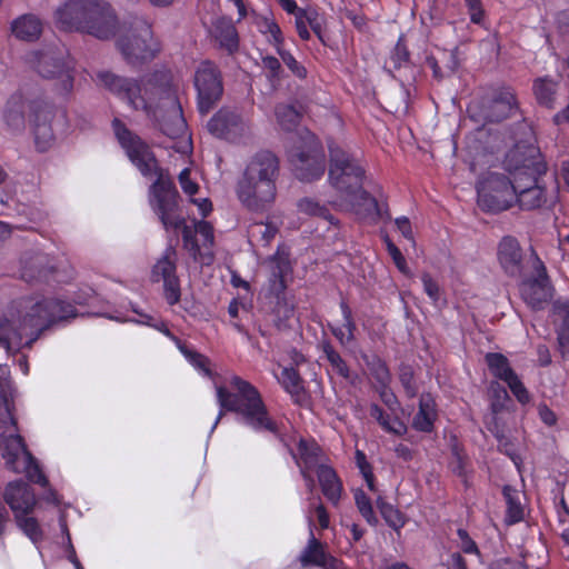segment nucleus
<instances>
[{
	"mask_svg": "<svg viewBox=\"0 0 569 569\" xmlns=\"http://www.w3.org/2000/svg\"><path fill=\"white\" fill-rule=\"evenodd\" d=\"M421 281H422V284H423V290L428 295V297L436 303L439 298H440V288L437 283V281H435L432 279V277L425 272L422 276H421Z\"/></svg>",
	"mask_w": 569,
	"mask_h": 569,
	"instance_id": "56",
	"label": "nucleus"
},
{
	"mask_svg": "<svg viewBox=\"0 0 569 569\" xmlns=\"http://www.w3.org/2000/svg\"><path fill=\"white\" fill-rule=\"evenodd\" d=\"M262 66L269 72L270 80H279L282 72L281 63L278 58L273 56H266L262 58Z\"/></svg>",
	"mask_w": 569,
	"mask_h": 569,
	"instance_id": "55",
	"label": "nucleus"
},
{
	"mask_svg": "<svg viewBox=\"0 0 569 569\" xmlns=\"http://www.w3.org/2000/svg\"><path fill=\"white\" fill-rule=\"evenodd\" d=\"M193 84L198 110L201 114H208L223 94L222 74L218 66L210 60L201 61L194 71Z\"/></svg>",
	"mask_w": 569,
	"mask_h": 569,
	"instance_id": "15",
	"label": "nucleus"
},
{
	"mask_svg": "<svg viewBox=\"0 0 569 569\" xmlns=\"http://www.w3.org/2000/svg\"><path fill=\"white\" fill-rule=\"evenodd\" d=\"M409 56H410V53L407 49V46L403 43L402 39L400 38L393 49V52L390 57V61L392 62V64L396 69H399L409 61Z\"/></svg>",
	"mask_w": 569,
	"mask_h": 569,
	"instance_id": "51",
	"label": "nucleus"
},
{
	"mask_svg": "<svg viewBox=\"0 0 569 569\" xmlns=\"http://www.w3.org/2000/svg\"><path fill=\"white\" fill-rule=\"evenodd\" d=\"M316 473L323 496L333 506H338L343 487L336 470L331 466L326 465L320 466Z\"/></svg>",
	"mask_w": 569,
	"mask_h": 569,
	"instance_id": "26",
	"label": "nucleus"
},
{
	"mask_svg": "<svg viewBox=\"0 0 569 569\" xmlns=\"http://www.w3.org/2000/svg\"><path fill=\"white\" fill-rule=\"evenodd\" d=\"M540 268L535 278L523 280L520 286L522 300L533 310L543 309L545 305L551 298V286L546 273V268L538 261Z\"/></svg>",
	"mask_w": 569,
	"mask_h": 569,
	"instance_id": "19",
	"label": "nucleus"
},
{
	"mask_svg": "<svg viewBox=\"0 0 569 569\" xmlns=\"http://www.w3.org/2000/svg\"><path fill=\"white\" fill-rule=\"evenodd\" d=\"M458 536L460 538V548L465 553L476 555L479 552L476 542L469 537L466 530L459 529Z\"/></svg>",
	"mask_w": 569,
	"mask_h": 569,
	"instance_id": "59",
	"label": "nucleus"
},
{
	"mask_svg": "<svg viewBox=\"0 0 569 569\" xmlns=\"http://www.w3.org/2000/svg\"><path fill=\"white\" fill-rule=\"evenodd\" d=\"M362 358L379 387L389 386L391 375L385 360L377 355L363 356Z\"/></svg>",
	"mask_w": 569,
	"mask_h": 569,
	"instance_id": "38",
	"label": "nucleus"
},
{
	"mask_svg": "<svg viewBox=\"0 0 569 569\" xmlns=\"http://www.w3.org/2000/svg\"><path fill=\"white\" fill-rule=\"evenodd\" d=\"M486 362L490 372L498 379L505 381L517 400L527 403L530 395L523 383L520 381L516 372L510 367L509 360L502 353H487Z\"/></svg>",
	"mask_w": 569,
	"mask_h": 569,
	"instance_id": "18",
	"label": "nucleus"
},
{
	"mask_svg": "<svg viewBox=\"0 0 569 569\" xmlns=\"http://www.w3.org/2000/svg\"><path fill=\"white\" fill-rule=\"evenodd\" d=\"M126 62L132 67L140 66L154 58L159 51L158 43L153 40L150 24L144 21L136 26L117 41Z\"/></svg>",
	"mask_w": 569,
	"mask_h": 569,
	"instance_id": "14",
	"label": "nucleus"
},
{
	"mask_svg": "<svg viewBox=\"0 0 569 569\" xmlns=\"http://www.w3.org/2000/svg\"><path fill=\"white\" fill-rule=\"evenodd\" d=\"M369 411L370 416L386 432L396 436H402L407 432V426L398 417H391L377 403H372Z\"/></svg>",
	"mask_w": 569,
	"mask_h": 569,
	"instance_id": "33",
	"label": "nucleus"
},
{
	"mask_svg": "<svg viewBox=\"0 0 569 569\" xmlns=\"http://www.w3.org/2000/svg\"><path fill=\"white\" fill-rule=\"evenodd\" d=\"M472 23L481 24L485 19V10L481 0H463Z\"/></svg>",
	"mask_w": 569,
	"mask_h": 569,
	"instance_id": "52",
	"label": "nucleus"
},
{
	"mask_svg": "<svg viewBox=\"0 0 569 569\" xmlns=\"http://www.w3.org/2000/svg\"><path fill=\"white\" fill-rule=\"evenodd\" d=\"M13 34L24 41L37 40L42 32V22L34 14H23L12 22Z\"/></svg>",
	"mask_w": 569,
	"mask_h": 569,
	"instance_id": "30",
	"label": "nucleus"
},
{
	"mask_svg": "<svg viewBox=\"0 0 569 569\" xmlns=\"http://www.w3.org/2000/svg\"><path fill=\"white\" fill-rule=\"evenodd\" d=\"M297 466L301 470H315L320 466H326L322 462V450L316 442H309L301 439L297 447V452L292 453Z\"/></svg>",
	"mask_w": 569,
	"mask_h": 569,
	"instance_id": "27",
	"label": "nucleus"
},
{
	"mask_svg": "<svg viewBox=\"0 0 569 569\" xmlns=\"http://www.w3.org/2000/svg\"><path fill=\"white\" fill-rule=\"evenodd\" d=\"M538 102L547 108L553 107V97L556 93V82L550 79H539L533 86Z\"/></svg>",
	"mask_w": 569,
	"mask_h": 569,
	"instance_id": "41",
	"label": "nucleus"
},
{
	"mask_svg": "<svg viewBox=\"0 0 569 569\" xmlns=\"http://www.w3.org/2000/svg\"><path fill=\"white\" fill-rule=\"evenodd\" d=\"M340 309L345 323L342 327H331L330 329L341 346H348L356 338L355 332L357 330V325L352 317L351 308L345 300L340 302Z\"/></svg>",
	"mask_w": 569,
	"mask_h": 569,
	"instance_id": "31",
	"label": "nucleus"
},
{
	"mask_svg": "<svg viewBox=\"0 0 569 569\" xmlns=\"http://www.w3.org/2000/svg\"><path fill=\"white\" fill-rule=\"evenodd\" d=\"M96 80L133 110L143 111L163 134L176 139L187 132V121L169 71L157 70L134 79L101 70L96 73Z\"/></svg>",
	"mask_w": 569,
	"mask_h": 569,
	"instance_id": "1",
	"label": "nucleus"
},
{
	"mask_svg": "<svg viewBox=\"0 0 569 569\" xmlns=\"http://www.w3.org/2000/svg\"><path fill=\"white\" fill-rule=\"evenodd\" d=\"M57 28L83 32L100 40L116 34L117 18L111 7L101 0H68L54 11Z\"/></svg>",
	"mask_w": 569,
	"mask_h": 569,
	"instance_id": "8",
	"label": "nucleus"
},
{
	"mask_svg": "<svg viewBox=\"0 0 569 569\" xmlns=\"http://www.w3.org/2000/svg\"><path fill=\"white\" fill-rule=\"evenodd\" d=\"M3 499L13 515L32 512L37 503L36 493L23 480L9 482L4 489Z\"/></svg>",
	"mask_w": 569,
	"mask_h": 569,
	"instance_id": "21",
	"label": "nucleus"
},
{
	"mask_svg": "<svg viewBox=\"0 0 569 569\" xmlns=\"http://www.w3.org/2000/svg\"><path fill=\"white\" fill-rule=\"evenodd\" d=\"M220 411L211 431L218 426L224 412H233L239 423L256 432L280 435L278 422L271 417L260 391L239 376L229 379V387L216 386Z\"/></svg>",
	"mask_w": 569,
	"mask_h": 569,
	"instance_id": "4",
	"label": "nucleus"
},
{
	"mask_svg": "<svg viewBox=\"0 0 569 569\" xmlns=\"http://www.w3.org/2000/svg\"><path fill=\"white\" fill-rule=\"evenodd\" d=\"M379 395L382 400V402L390 409L396 410L399 402L396 397V395L389 389V386L386 387H379Z\"/></svg>",
	"mask_w": 569,
	"mask_h": 569,
	"instance_id": "60",
	"label": "nucleus"
},
{
	"mask_svg": "<svg viewBox=\"0 0 569 569\" xmlns=\"http://www.w3.org/2000/svg\"><path fill=\"white\" fill-rule=\"evenodd\" d=\"M478 206L489 213H499L509 209L515 202L513 178L502 173L490 172L477 184Z\"/></svg>",
	"mask_w": 569,
	"mask_h": 569,
	"instance_id": "13",
	"label": "nucleus"
},
{
	"mask_svg": "<svg viewBox=\"0 0 569 569\" xmlns=\"http://www.w3.org/2000/svg\"><path fill=\"white\" fill-rule=\"evenodd\" d=\"M208 131L220 139L239 142L250 134L248 122L232 108L223 107L207 123Z\"/></svg>",
	"mask_w": 569,
	"mask_h": 569,
	"instance_id": "16",
	"label": "nucleus"
},
{
	"mask_svg": "<svg viewBox=\"0 0 569 569\" xmlns=\"http://www.w3.org/2000/svg\"><path fill=\"white\" fill-rule=\"evenodd\" d=\"M300 144L289 150V159L296 177L301 181H313L325 172V154L313 133L308 129L297 131Z\"/></svg>",
	"mask_w": 569,
	"mask_h": 569,
	"instance_id": "11",
	"label": "nucleus"
},
{
	"mask_svg": "<svg viewBox=\"0 0 569 569\" xmlns=\"http://www.w3.org/2000/svg\"><path fill=\"white\" fill-rule=\"evenodd\" d=\"M211 37L219 43L221 49L228 53H234L239 48V37L231 19L226 17L217 18L210 29Z\"/></svg>",
	"mask_w": 569,
	"mask_h": 569,
	"instance_id": "24",
	"label": "nucleus"
},
{
	"mask_svg": "<svg viewBox=\"0 0 569 569\" xmlns=\"http://www.w3.org/2000/svg\"><path fill=\"white\" fill-rule=\"evenodd\" d=\"M503 167L513 178L515 201L522 210H535L546 203L545 189L538 184V178L546 173L547 166L539 148L532 143H516L507 152Z\"/></svg>",
	"mask_w": 569,
	"mask_h": 569,
	"instance_id": "6",
	"label": "nucleus"
},
{
	"mask_svg": "<svg viewBox=\"0 0 569 569\" xmlns=\"http://www.w3.org/2000/svg\"><path fill=\"white\" fill-rule=\"evenodd\" d=\"M196 231H198V236L201 238L203 247H211L214 241L213 228L207 221H198L196 222Z\"/></svg>",
	"mask_w": 569,
	"mask_h": 569,
	"instance_id": "54",
	"label": "nucleus"
},
{
	"mask_svg": "<svg viewBox=\"0 0 569 569\" xmlns=\"http://www.w3.org/2000/svg\"><path fill=\"white\" fill-rule=\"evenodd\" d=\"M32 64L44 79L54 80L53 90L57 96L69 98L73 91L74 71L70 61L62 52L47 49L32 53Z\"/></svg>",
	"mask_w": 569,
	"mask_h": 569,
	"instance_id": "12",
	"label": "nucleus"
},
{
	"mask_svg": "<svg viewBox=\"0 0 569 569\" xmlns=\"http://www.w3.org/2000/svg\"><path fill=\"white\" fill-rule=\"evenodd\" d=\"M435 398L430 393H422L419 399V410L412 419V428L421 432H431L437 419Z\"/></svg>",
	"mask_w": 569,
	"mask_h": 569,
	"instance_id": "28",
	"label": "nucleus"
},
{
	"mask_svg": "<svg viewBox=\"0 0 569 569\" xmlns=\"http://www.w3.org/2000/svg\"><path fill=\"white\" fill-rule=\"evenodd\" d=\"M112 128L119 143L140 173L144 177L158 176L150 187V206L167 231L179 230L183 224V217L179 213L180 197L174 183L163 177L156 156L147 142L130 131L119 119L112 121Z\"/></svg>",
	"mask_w": 569,
	"mask_h": 569,
	"instance_id": "3",
	"label": "nucleus"
},
{
	"mask_svg": "<svg viewBox=\"0 0 569 569\" xmlns=\"http://www.w3.org/2000/svg\"><path fill=\"white\" fill-rule=\"evenodd\" d=\"M518 113L516 94L509 88L497 91L483 110V117L489 122H500Z\"/></svg>",
	"mask_w": 569,
	"mask_h": 569,
	"instance_id": "20",
	"label": "nucleus"
},
{
	"mask_svg": "<svg viewBox=\"0 0 569 569\" xmlns=\"http://www.w3.org/2000/svg\"><path fill=\"white\" fill-rule=\"evenodd\" d=\"M8 426L16 427L17 421L11 413V408L6 397L0 392V429Z\"/></svg>",
	"mask_w": 569,
	"mask_h": 569,
	"instance_id": "53",
	"label": "nucleus"
},
{
	"mask_svg": "<svg viewBox=\"0 0 569 569\" xmlns=\"http://www.w3.org/2000/svg\"><path fill=\"white\" fill-rule=\"evenodd\" d=\"M330 166L329 181L340 197L353 209H363L366 216L390 218L388 211L382 212L376 198L362 188L365 168L359 160L339 146L329 147Z\"/></svg>",
	"mask_w": 569,
	"mask_h": 569,
	"instance_id": "7",
	"label": "nucleus"
},
{
	"mask_svg": "<svg viewBox=\"0 0 569 569\" xmlns=\"http://www.w3.org/2000/svg\"><path fill=\"white\" fill-rule=\"evenodd\" d=\"M270 276L262 301V310L273 316V325L279 329L288 327L287 321L295 313V306L286 297V277L291 272L288 256L279 251L270 257Z\"/></svg>",
	"mask_w": 569,
	"mask_h": 569,
	"instance_id": "10",
	"label": "nucleus"
},
{
	"mask_svg": "<svg viewBox=\"0 0 569 569\" xmlns=\"http://www.w3.org/2000/svg\"><path fill=\"white\" fill-rule=\"evenodd\" d=\"M556 27L560 34L569 33V10H562L557 13Z\"/></svg>",
	"mask_w": 569,
	"mask_h": 569,
	"instance_id": "64",
	"label": "nucleus"
},
{
	"mask_svg": "<svg viewBox=\"0 0 569 569\" xmlns=\"http://www.w3.org/2000/svg\"><path fill=\"white\" fill-rule=\"evenodd\" d=\"M19 468V470H13V472H26L30 481L38 483L41 487L48 486V479L43 475L42 470L40 469L37 460L32 455H27L26 458L21 460Z\"/></svg>",
	"mask_w": 569,
	"mask_h": 569,
	"instance_id": "39",
	"label": "nucleus"
},
{
	"mask_svg": "<svg viewBox=\"0 0 569 569\" xmlns=\"http://www.w3.org/2000/svg\"><path fill=\"white\" fill-rule=\"evenodd\" d=\"M179 229L182 230L183 247L193 256H197L200 251V244L197 240L198 231H196V224L188 226L186 223V219L183 218V224H181Z\"/></svg>",
	"mask_w": 569,
	"mask_h": 569,
	"instance_id": "49",
	"label": "nucleus"
},
{
	"mask_svg": "<svg viewBox=\"0 0 569 569\" xmlns=\"http://www.w3.org/2000/svg\"><path fill=\"white\" fill-rule=\"evenodd\" d=\"M490 391L493 397V400L491 402L492 411L498 412L499 410L502 409L503 402L509 399L508 392L506 388L498 382H492L490 385Z\"/></svg>",
	"mask_w": 569,
	"mask_h": 569,
	"instance_id": "50",
	"label": "nucleus"
},
{
	"mask_svg": "<svg viewBox=\"0 0 569 569\" xmlns=\"http://www.w3.org/2000/svg\"><path fill=\"white\" fill-rule=\"evenodd\" d=\"M179 349L194 368H197L206 377H212L210 360L206 356L190 350L186 346H180Z\"/></svg>",
	"mask_w": 569,
	"mask_h": 569,
	"instance_id": "45",
	"label": "nucleus"
},
{
	"mask_svg": "<svg viewBox=\"0 0 569 569\" xmlns=\"http://www.w3.org/2000/svg\"><path fill=\"white\" fill-rule=\"evenodd\" d=\"M278 381L291 395L295 402L300 403L305 399L306 392L302 379L293 367H284L278 377Z\"/></svg>",
	"mask_w": 569,
	"mask_h": 569,
	"instance_id": "32",
	"label": "nucleus"
},
{
	"mask_svg": "<svg viewBox=\"0 0 569 569\" xmlns=\"http://www.w3.org/2000/svg\"><path fill=\"white\" fill-rule=\"evenodd\" d=\"M47 262L48 258L43 253H36L30 260H24L22 278L28 281L46 278L49 272Z\"/></svg>",
	"mask_w": 569,
	"mask_h": 569,
	"instance_id": "36",
	"label": "nucleus"
},
{
	"mask_svg": "<svg viewBox=\"0 0 569 569\" xmlns=\"http://www.w3.org/2000/svg\"><path fill=\"white\" fill-rule=\"evenodd\" d=\"M309 525V539L306 547L302 549L299 556V562L302 568L319 567L327 561L331 555L326 551V545L315 537L313 533V520L308 516Z\"/></svg>",
	"mask_w": 569,
	"mask_h": 569,
	"instance_id": "23",
	"label": "nucleus"
},
{
	"mask_svg": "<svg viewBox=\"0 0 569 569\" xmlns=\"http://www.w3.org/2000/svg\"><path fill=\"white\" fill-rule=\"evenodd\" d=\"M259 29H260V32L270 36L269 42L274 46L276 50H278V48L283 47L284 39L282 36L281 29L277 22H274L273 20H270L268 18H264L259 23Z\"/></svg>",
	"mask_w": 569,
	"mask_h": 569,
	"instance_id": "46",
	"label": "nucleus"
},
{
	"mask_svg": "<svg viewBox=\"0 0 569 569\" xmlns=\"http://www.w3.org/2000/svg\"><path fill=\"white\" fill-rule=\"evenodd\" d=\"M0 449L7 467L12 471L19 470L21 460L31 455L20 435H0Z\"/></svg>",
	"mask_w": 569,
	"mask_h": 569,
	"instance_id": "25",
	"label": "nucleus"
},
{
	"mask_svg": "<svg viewBox=\"0 0 569 569\" xmlns=\"http://www.w3.org/2000/svg\"><path fill=\"white\" fill-rule=\"evenodd\" d=\"M176 250L168 247L152 268V280L156 282L163 281V295L170 306L178 303L181 296L180 282L176 274Z\"/></svg>",
	"mask_w": 569,
	"mask_h": 569,
	"instance_id": "17",
	"label": "nucleus"
},
{
	"mask_svg": "<svg viewBox=\"0 0 569 569\" xmlns=\"http://www.w3.org/2000/svg\"><path fill=\"white\" fill-rule=\"evenodd\" d=\"M277 53L280 56L282 62L287 66V68L292 72V74L299 79H306L308 71L306 67L299 62L293 54L283 49V47L278 48Z\"/></svg>",
	"mask_w": 569,
	"mask_h": 569,
	"instance_id": "47",
	"label": "nucleus"
},
{
	"mask_svg": "<svg viewBox=\"0 0 569 569\" xmlns=\"http://www.w3.org/2000/svg\"><path fill=\"white\" fill-rule=\"evenodd\" d=\"M298 208L301 212H305L310 216L320 217L331 224H337L338 220L330 213L329 209L325 206H321L319 202L305 198L298 202Z\"/></svg>",
	"mask_w": 569,
	"mask_h": 569,
	"instance_id": "42",
	"label": "nucleus"
},
{
	"mask_svg": "<svg viewBox=\"0 0 569 569\" xmlns=\"http://www.w3.org/2000/svg\"><path fill=\"white\" fill-rule=\"evenodd\" d=\"M31 512H19L13 515L18 528L33 542L38 543L43 539V531Z\"/></svg>",
	"mask_w": 569,
	"mask_h": 569,
	"instance_id": "37",
	"label": "nucleus"
},
{
	"mask_svg": "<svg viewBox=\"0 0 569 569\" xmlns=\"http://www.w3.org/2000/svg\"><path fill=\"white\" fill-rule=\"evenodd\" d=\"M451 470L462 477L466 475V457L458 448L452 449V460L450 462Z\"/></svg>",
	"mask_w": 569,
	"mask_h": 569,
	"instance_id": "58",
	"label": "nucleus"
},
{
	"mask_svg": "<svg viewBox=\"0 0 569 569\" xmlns=\"http://www.w3.org/2000/svg\"><path fill=\"white\" fill-rule=\"evenodd\" d=\"M552 312L560 320L558 329V342L562 358L569 356V300L557 299L552 303Z\"/></svg>",
	"mask_w": 569,
	"mask_h": 569,
	"instance_id": "29",
	"label": "nucleus"
},
{
	"mask_svg": "<svg viewBox=\"0 0 569 569\" xmlns=\"http://www.w3.org/2000/svg\"><path fill=\"white\" fill-rule=\"evenodd\" d=\"M498 259L503 270L511 277L520 276L522 252L518 240L503 237L498 247Z\"/></svg>",
	"mask_w": 569,
	"mask_h": 569,
	"instance_id": "22",
	"label": "nucleus"
},
{
	"mask_svg": "<svg viewBox=\"0 0 569 569\" xmlns=\"http://www.w3.org/2000/svg\"><path fill=\"white\" fill-rule=\"evenodd\" d=\"M190 174V169L184 168L179 174V183L184 193L193 196L198 192L199 186L191 180Z\"/></svg>",
	"mask_w": 569,
	"mask_h": 569,
	"instance_id": "57",
	"label": "nucleus"
},
{
	"mask_svg": "<svg viewBox=\"0 0 569 569\" xmlns=\"http://www.w3.org/2000/svg\"><path fill=\"white\" fill-rule=\"evenodd\" d=\"M307 20L305 17V10H299L296 16V28L299 37L302 40H308L310 38V33L307 28Z\"/></svg>",
	"mask_w": 569,
	"mask_h": 569,
	"instance_id": "62",
	"label": "nucleus"
},
{
	"mask_svg": "<svg viewBox=\"0 0 569 569\" xmlns=\"http://www.w3.org/2000/svg\"><path fill=\"white\" fill-rule=\"evenodd\" d=\"M355 501L359 512L366 521L371 526L377 525L378 519L375 515L371 499L362 490L358 489L355 492Z\"/></svg>",
	"mask_w": 569,
	"mask_h": 569,
	"instance_id": "44",
	"label": "nucleus"
},
{
	"mask_svg": "<svg viewBox=\"0 0 569 569\" xmlns=\"http://www.w3.org/2000/svg\"><path fill=\"white\" fill-rule=\"evenodd\" d=\"M378 508L380 510L382 518L385 519L389 527H391L395 530H399L405 526L406 519L403 515L392 505L378 500Z\"/></svg>",
	"mask_w": 569,
	"mask_h": 569,
	"instance_id": "43",
	"label": "nucleus"
},
{
	"mask_svg": "<svg viewBox=\"0 0 569 569\" xmlns=\"http://www.w3.org/2000/svg\"><path fill=\"white\" fill-rule=\"evenodd\" d=\"M274 113L282 130L293 132L298 129L302 114L295 106L280 103L276 107Z\"/></svg>",
	"mask_w": 569,
	"mask_h": 569,
	"instance_id": "34",
	"label": "nucleus"
},
{
	"mask_svg": "<svg viewBox=\"0 0 569 569\" xmlns=\"http://www.w3.org/2000/svg\"><path fill=\"white\" fill-rule=\"evenodd\" d=\"M397 229L401 232V234L413 242V234L411 229V223L407 217H399L395 220Z\"/></svg>",
	"mask_w": 569,
	"mask_h": 569,
	"instance_id": "63",
	"label": "nucleus"
},
{
	"mask_svg": "<svg viewBox=\"0 0 569 569\" xmlns=\"http://www.w3.org/2000/svg\"><path fill=\"white\" fill-rule=\"evenodd\" d=\"M322 350L326 356V359L332 367V369L342 378H350V369L347 362L342 359L340 353L332 347L330 342H325L322 345Z\"/></svg>",
	"mask_w": 569,
	"mask_h": 569,
	"instance_id": "40",
	"label": "nucleus"
},
{
	"mask_svg": "<svg viewBox=\"0 0 569 569\" xmlns=\"http://www.w3.org/2000/svg\"><path fill=\"white\" fill-rule=\"evenodd\" d=\"M27 110L37 149L44 152L54 141L52 129L54 106L42 97L24 99L21 93L12 94L3 109V120L11 131L20 132L24 129Z\"/></svg>",
	"mask_w": 569,
	"mask_h": 569,
	"instance_id": "9",
	"label": "nucleus"
},
{
	"mask_svg": "<svg viewBox=\"0 0 569 569\" xmlns=\"http://www.w3.org/2000/svg\"><path fill=\"white\" fill-rule=\"evenodd\" d=\"M77 317L76 308L63 300L23 297L13 301L9 318L0 317V348L8 353L30 348L51 325Z\"/></svg>",
	"mask_w": 569,
	"mask_h": 569,
	"instance_id": "2",
	"label": "nucleus"
},
{
	"mask_svg": "<svg viewBox=\"0 0 569 569\" xmlns=\"http://www.w3.org/2000/svg\"><path fill=\"white\" fill-rule=\"evenodd\" d=\"M502 493L507 503L506 522L508 525L520 522L523 519V508L519 492L510 486H505Z\"/></svg>",
	"mask_w": 569,
	"mask_h": 569,
	"instance_id": "35",
	"label": "nucleus"
},
{
	"mask_svg": "<svg viewBox=\"0 0 569 569\" xmlns=\"http://www.w3.org/2000/svg\"><path fill=\"white\" fill-rule=\"evenodd\" d=\"M280 176L279 158L269 150L251 157L236 184L240 203L249 211H268L277 198V180Z\"/></svg>",
	"mask_w": 569,
	"mask_h": 569,
	"instance_id": "5",
	"label": "nucleus"
},
{
	"mask_svg": "<svg viewBox=\"0 0 569 569\" xmlns=\"http://www.w3.org/2000/svg\"><path fill=\"white\" fill-rule=\"evenodd\" d=\"M399 380L409 398L418 395V386L415 380L413 370L410 366H401L399 371Z\"/></svg>",
	"mask_w": 569,
	"mask_h": 569,
	"instance_id": "48",
	"label": "nucleus"
},
{
	"mask_svg": "<svg viewBox=\"0 0 569 569\" xmlns=\"http://www.w3.org/2000/svg\"><path fill=\"white\" fill-rule=\"evenodd\" d=\"M389 254L391 256L396 267L398 268V270L406 274V276H409L410 274V270L407 266V261L405 259V257L402 256L401 251L399 250L398 247H392L391 248V251L389 252Z\"/></svg>",
	"mask_w": 569,
	"mask_h": 569,
	"instance_id": "61",
	"label": "nucleus"
}]
</instances>
